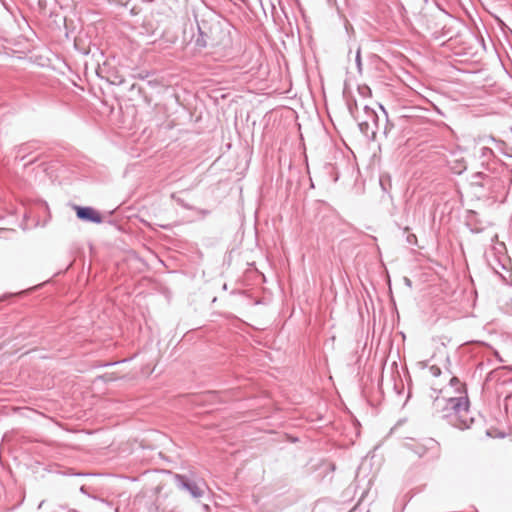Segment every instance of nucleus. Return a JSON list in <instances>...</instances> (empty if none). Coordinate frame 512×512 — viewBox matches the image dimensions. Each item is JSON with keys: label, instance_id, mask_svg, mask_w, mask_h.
<instances>
[{"label": "nucleus", "instance_id": "1", "mask_svg": "<svg viewBox=\"0 0 512 512\" xmlns=\"http://www.w3.org/2000/svg\"><path fill=\"white\" fill-rule=\"evenodd\" d=\"M436 411L440 417L460 430L470 428L474 419L470 416L469 400L467 396L437 398L434 401Z\"/></svg>", "mask_w": 512, "mask_h": 512}, {"label": "nucleus", "instance_id": "2", "mask_svg": "<svg viewBox=\"0 0 512 512\" xmlns=\"http://www.w3.org/2000/svg\"><path fill=\"white\" fill-rule=\"evenodd\" d=\"M199 36L196 38V46L204 48L207 46H227L230 42L229 35L223 31L219 22L211 24L207 27V24L203 22L201 25L198 24Z\"/></svg>", "mask_w": 512, "mask_h": 512}, {"label": "nucleus", "instance_id": "3", "mask_svg": "<svg viewBox=\"0 0 512 512\" xmlns=\"http://www.w3.org/2000/svg\"><path fill=\"white\" fill-rule=\"evenodd\" d=\"M174 481L180 491L187 493L194 500L199 501L208 491L206 482L200 478L175 474Z\"/></svg>", "mask_w": 512, "mask_h": 512}, {"label": "nucleus", "instance_id": "4", "mask_svg": "<svg viewBox=\"0 0 512 512\" xmlns=\"http://www.w3.org/2000/svg\"><path fill=\"white\" fill-rule=\"evenodd\" d=\"M361 396L370 404H373L372 395L376 390L374 379L370 373L363 374L359 379Z\"/></svg>", "mask_w": 512, "mask_h": 512}, {"label": "nucleus", "instance_id": "5", "mask_svg": "<svg viewBox=\"0 0 512 512\" xmlns=\"http://www.w3.org/2000/svg\"><path fill=\"white\" fill-rule=\"evenodd\" d=\"M76 215L80 220L99 224L102 222V216L92 207L76 206Z\"/></svg>", "mask_w": 512, "mask_h": 512}, {"label": "nucleus", "instance_id": "6", "mask_svg": "<svg viewBox=\"0 0 512 512\" xmlns=\"http://www.w3.org/2000/svg\"><path fill=\"white\" fill-rule=\"evenodd\" d=\"M360 133L367 139L374 138L376 134V122L370 117V122L357 121Z\"/></svg>", "mask_w": 512, "mask_h": 512}, {"label": "nucleus", "instance_id": "7", "mask_svg": "<svg viewBox=\"0 0 512 512\" xmlns=\"http://www.w3.org/2000/svg\"><path fill=\"white\" fill-rule=\"evenodd\" d=\"M368 491L364 490L361 494V497L356 505H354V512H369V504L372 499H369L366 503V498L368 497Z\"/></svg>", "mask_w": 512, "mask_h": 512}, {"label": "nucleus", "instance_id": "8", "mask_svg": "<svg viewBox=\"0 0 512 512\" xmlns=\"http://www.w3.org/2000/svg\"><path fill=\"white\" fill-rule=\"evenodd\" d=\"M450 169L455 174H461L467 169L466 162L463 158L449 161Z\"/></svg>", "mask_w": 512, "mask_h": 512}, {"label": "nucleus", "instance_id": "9", "mask_svg": "<svg viewBox=\"0 0 512 512\" xmlns=\"http://www.w3.org/2000/svg\"><path fill=\"white\" fill-rule=\"evenodd\" d=\"M343 93L344 95L347 97V107H348V110L352 113V103L350 102V100L348 99V95L350 93V87H349V83H348V80H345L344 82V90H343Z\"/></svg>", "mask_w": 512, "mask_h": 512}, {"label": "nucleus", "instance_id": "10", "mask_svg": "<svg viewBox=\"0 0 512 512\" xmlns=\"http://www.w3.org/2000/svg\"><path fill=\"white\" fill-rule=\"evenodd\" d=\"M480 151V157L485 160L490 159V157L494 155L493 150L489 147H482Z\"/></svg>", "mask_w": 512, "mask_h": 512}, {"label": "nucleus", "instance_id": "11", "mask_svg": "<svg viewBox=\"0 0 512 512\" xmlns=\"http://www.w3.org/2000/svg\"><path fill=\"white\" fill-rule=\"evenodd\" d=\"M371 116L373 117V122L377 123V115H376L375 111H368V114L365 115L364 119H361V121L369 123ZM357 121H360V119L357 118Z\"/></svg>", "mask_w": 512, "mask_h": 512}, {"label": "nucleus", "instance_id": "12", "mask_svg": "<svg viewBox=\"0 0 512 512\" xmlns=\"http://www.w3.org/2000/svg\"><path fill=\"white\" fill-rule=\"evenodd\" d=\"M358 92L360 95H362L363 97H367V96H370L371 95V90L368 86H358Z\"/></svg>", "mask_w": 512, "mask_h": 512}, {"label": "nucleus", "instance_id": "13", "mask_svg": "<svg viewBox=\"0 0 512 512\" xmlns=\"http://www.w3.org/2000/svg\"><path fill=\"white\" fill-rule=\"evenodd\" d=\"M429 371L434 377H438L441 375V369L436 365L430 366Z\"/></svg>", "mask_w": 512, "mask_h": 512}, {"label": "nucleus", "instance_id": "14", "mask_svg": "<svg viewBox=\"0 0 512 512\" xmlns=\"http://www.w3.org/2000/svg\"><path fill=\"white\" fill-rule=\"evenodd\" d=\"M355 62H356V66H357V69H358L359 73H362V63H361L360 51L359 50L357 51V54H356V57H355Z\"/></svg>", "mask_w": 512, "mask_h": 512}, {"label": "nucleus", "instance_id": "15", "mask_svg": "<svg viewBox=\"0 0 512 512\" xmlns=\"http://www.w3.org/2000/svg\"><path fill=\"white\" fill-rule=\"evenodd\" d=\"M450 385H451L452 387H455V388H456V390H459V389H458V386H459V385H462V384H461L460 380H459L457 377H455V376H454V377H452V378L450 379Z\"/></svg>", "mask_w": 512, "mask_h": 512}, {"label": "nucleus", "instance_id": "16", "mask_svg": "<svg viewBox=\"0 0 512 512\" xmlns=\"http://www.w3.org/2000/svg\"><path fill=\"white\" fill-rule=\"evenodd\" d=\"M505 313L512 315V304L504 308Z\"/></svg>", "mask_w": 512, "mask_h": 512}, {"label": "nucleus", "instance_id": "17", "mask_svg": "<svg viewBox=\"0 0 512 512\" xmlns=\"http://www.w3.org/2000/svg\"><path fill=\"white\" fill-rule=\"evenodd\" d=\"M380 185H381L382 189H383L384 191H386V187H385V186H387V183H384V180H383V178H382V177L380 178Z\"/></svg>", "mask_w": 512, "mask_h": 512}, {"label": "nucleus", "instance_id": "18", "mask_svg": "<svg viewBox=\"0 0 512 512\" xmlns=\"http://www.w3.org/2000/svg\"><path fill=\"white\" fill-rule=\"evenodd\" d=\"M380 185H381L382 189H383L384 191H386V187H385V186H387V183H384V180H383V178H382V177L380 178Z\"/></svg>", "mask_w": 512, "mask_h": 512}, {"label": "nucleus", "instance_id": "19", "mask_svg": "<svg viewBox=\"0 0 512 512\" xmlns=\"http://www.w3.org/2000/svg\"><path fill=\"white\" fill-rule=\"evenodd\" d=\"M363 110H364V114L367 115L368 114V111H374L373 109L369 108L367 105H365L363 107Z\"/></svg>", "mask_w": 512, "mask_h": 512}, {"label": "nucleus", "instance_id": "20", "mask_svg": "<svg viewBox=\"0 0 512 512\" xmlns=\"http://www.w3.org/2000/svg\"><path fill=\"white\" fill-rule=\"evenodd\" d=\"M484 176V174L482 172H478L474 175V177L476 178H482Z\"/></svg>", "mask_w": 512, "mask_h": 512}, {"label": "nucleus", "instance_id": "21", "mask_svg": "<svg viewBox=\"0 0 512 512\" xmlns=\"http://www.w3.org/2000/svg\"><path fill=\"white\" fill-rule=\"evenodd\" d=\"M353 423H354V427H355L356 425H359V422H358V420H357L355 417H354Z\"/></svg>", "mask_w": 512, "mask_h": 512}, {"label": "nucleus", "instance_id": "22", "mask_svg": "<svg viewBox=\"0 0 512 512\" xmlns=\"http://www.w3.org/2000/svg\"><path fill=\"white\" fill-rule=\"evenodd\" d=\"M348 25H349V23H348V21H346V23H345V29H346V31H347V32L349 31V27H348Z\"/></svg>", "mask_w": 512, "mask_h": 512}, {"label": "nucleus", "instance_id": "23", "mask_svg": "<svg viewBox=\"0 0 512 512\" xmlns=\"http://www.w3.org/2000/svg\"><path fill=\"white\" fill-rule=\"evenodd\" d=\"M405 281H406V284H408L409 286L411 285V281L408 278H405Z\"/></svg>", "mask_w": 512, "mask_h": 512}]
</instances>
